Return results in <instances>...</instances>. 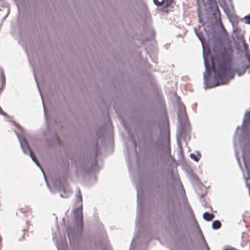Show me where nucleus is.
<instances>
[{
	"label": "nucleus",
	"mask_w": 250,
	"mask_h": 250,
	"mask_svg": "<svg viewBox=\"0 0 250 250\" xmlns=\"http://www.w3.org/2000/svg\"><path fill=\"white\" fill-rule=\"evenodd\" d=\"M232 50L225 49L217 57L216 62H213L215 86L228 83L229 74L232 72Z\"/></svg>",
	"instance_id": "nucleus-1"
},
{
	"label": "nucleus",
	"mask_w": 250,
	"mask_h": 250,
	"mask_svg": "<svg viewBox=\"0 0 250 250\" xmlns=\"http://www.w3.org/2000/svg\"><path fill=\"white\" fill-rule=\"evenodd\" d=\"M74 216L76 220L77 228L78 230L81 231L83 229V217L82 208L75 209Z\"/></svg>",
	"instance_id": "nucleus-2"
},
{
	"label": "nucleus",
	"mask_w": 250,
	"mask_h": 250,
	"mask_svg": "<svg viewBox=\"0 0 250 250\" xmlns=\"http://www.w3.org/2000/svg\"><path fill=\"white\" fill-rule=\"evenodd\" d=\"M20 143L22 150L26 154H29L30 156H35L25 138H21Z\"/></svg>",
	"instance_id": "nucleus-3"
},
{
	"label": "nucleus",
	"mask_w": 250,
	"mask_h": 250,
	"mask_svg": "<svg viewBox=\"0 0 250 250\" xmlns=\"http://www.w3.org/2000/svg\"><path fill=\"white\" fill-rule=\"evenodd\" d=\"M153 0L156 5L157 6H162V9L164 11H166V9L169 7L173 1V0H162L160 1L158 0Z\"/></svg>",
	"instance_id": "nucleus-4"
},
{
	"label": "nucleus",
	"mask_w": 250,
	"mask_h": 250,
	"mask_svg": "<svg viewBox=\"0 0 250 250\" xmlns=\"http://www.w3.org/2000/svg\"><path fill=\"white\" fill-rule=\"evenodd\" d=\"M190 140V136L188 133H186L185 131H182L179 135L178 139V145L180 149H182L181 142L184 140L187 141V140Z\"/></svg>",
	"instance_id": "nucleus-5"
},
{
	"label": "nucleus",
	"mask_w": 250,
	"mask_h": 250,
	"mask_svg": "<svg viewBox=\"0 0 250 250\" xmlns=\"http://www.w3.org/2000/svg\"><path fill=\"white\" fill-rule=\"evenodd\" d=\"M210 9L213 12V14L219 13V9L216 1L215 0H209Z\"/></svg>",
	"instance_id": "nucleus-6"
},
{
	"label": "nucleus",
	"mask_w": 250,
	"mask_h": 250,
	"mask_svg": "<svg viewBox=\"0 0 250 250\" xmlns=\"http://www.w3.org/2000/svg\"><path fill=\"white\" fill-rule=\"evenodd\" d=\"M31 158L32 159L33 161H34L37 164V165L42 170L41 165H42L43 166L46 165V163L43 160L44 157H39L40 158V160H38V157Z\"/></svg>",
	"instance_id": "nucleus-7"
},
{
	"label": "nucleus",
	"mask_w": 250,
	"mask_h": 250,
	"mask_svg": "<svg viewBox=\"0 0 250 250\" xmlns=\"http://www.w3.org/2000/svg\"><path fill=\"white\" fill-rule=\"evenodd\" d=\"M203 217L205 220L208 221H210L214 218V215L212 213H209L206 212L203 214Z\"/></svg>",
	"instance_id": "nucleus-8"
},
{
	"label": "nucleus",
	"mask_w": 250,
	"mask_h": 250,
	"mask_svg": "<svg viewBox=\"0 0 250 250\" xmlns=\"http://www.w3.org/2000/svg\"><path fill=\"white\" fill-rule=\"evenodd\" d=\"M212 226L213 229H218L221 227V223L219 220L214 221L212 222Z\"/></svg>",
	"instance_id": "nucleus-9"
},
{
	"label": "nucleus",
	"mask_w": 250,
	"mask_h": 250,
	"mask_svg": "<svg viewBox=\"0 0 250 250\" xmlns=\"http://www.w3.org/2000/svg\"><path fill=\"white\" fill-rule=\"evenodd\" d=\"M91 169L92 170H96L98 169V164L97 160L94 159L92 164H91Z\"/></svg>",
	"instance_id": "nucleus-10"
},
{
	"label": "nucleus",
	"mask_w": 250,
	"mask_h": 250,
	"mask_svg": "<svg viewBox=\"0 0 250 250\" xmlns=\"http://www.w3.org/2000/svg\"><path fill=\"white\" fill-rule=\"evenodd\" d=\"M244 22L247 24H250V14L245 16L244 18Z\"/></svg>",
	"instance_id": "nucleus-11"
},
{
	"label": "nucleus",
	"mask_w": 250,
	"mask_h": 250,
	"mask_svg": "<svg viewBox=\"0 0 250 250\" xmlns=\"http://www.w3.org/2000/svg\"><path fill=\"white\" fill-rule=\"evenodd\" d=\"M205 66H206V73H207L208 75L209 76L210 74V70L208 65V63L206 62H205Z\"/></svg>",
	"instance_id": "nucleus-12"
},
{
	"label": "nucleus",
	"mask_w": 250,
	"mask_h": 250,
	"mask_svg": "<svg viewBox=\"0 0 250 250\" xmlns=\"http://www.w3.org/2000/svg\"><path fill=\"white\" fill-rule=\"evenodd\" d=\"M78 194H79V195H78V200L80 202H82L83 199H82V196L81 194V191L80 190L78 191Z\"/></svg>",
	"instance_id": "nucleus-13"
},
{
	"label": "nucleus",
	"mask_w": 250,
	"mask_h": 250,
	"mask_svg": "<svg viewBox=\"0 0 250 250\" xmlns=\"http://www.w3.org/2000/svg\"><path fill=\"white\" fill-rule=\"evenodd\" d=\"M249 46L248 45L246 44V43H245L244 45V48L246 51V53H248V51L249 50Z\"/></svg>",
	"instance_id": "nucleus-14"
},
{
	"label": "nucleus",
	"mask_w": 250,
	"mask_h": 250,
	"mask_svg": "<svg viewBox=\"0 0 250 250\" xmlns=\"http://www.w3.org/2000/svg\"><path fill=\"white\" fill-rule=\"evenodd\" d=\"M249 157H243V161H244V164H245V167H246V168H247V160L248 159V158H249Z\"/></svg>",
	"instance_id": "nucleus-15"
},
{
	"label": "nucleus",
	"mask_w": 250,
	"mask_h": 250,
	"mask_svg": "<svg viewBox=\"0 0 250 250\" xmlns=\"http://www.w3.org/2000/svg\"><path fill=\"white\" fill-rule=\"evenodd\" d=\"M195 161L198 162L199 161L200 157H191Z\"/></svg>",
	"instance_id": "nucleus-16"
},
{
	"label": "nucleus",
	"mask_w": 250,
	"mask_h": 250,
	"mask_svg": "<svg viewBox=\"0 0 250 250\" xmlns=\"http://www.w3.org/2000/svg\"><path fill=\"white\" fill-rule=\"evenodd\" d=\"M189 156L192 157V156H196V155L194 154L191 153L189 154Z\"/></svg>",
	"instance_id": "nucleus-17"
},
{
	"label": "nucleus",
	"mask_w": 250,
	"mask_h": 250,
	"mask_svg": "<svg viewBox=\"0 0 250 250\" xmlns=\"http://www.w3.org/2000/svg\"><path fill=\"white\" fill-rule=\"evenodd\" d=\"M248 62L250 63V57H249L248 58Z\"/></svg>",
	"instance_id": "nucleus-18"
},
{
	"label": "nucleus",
	"mask_w": 250,
	"mask_h": 250,
	"mask_svg": "<svg viewBox=\"0 0 250 250\" xmlns=\"http://www.w3.org/2000/svg\"><path fill=\"white\" fill-rule=\"evenodd\" d=\"M227 250H236V249H235L234 248H231V249Z\"/></svg>",
	"instance_id": "nucleus-19"
},
{
	"label": "nucleus",
	"mask_w": 250,
	"mask_h": 250,
	"mask_svg": "<svg viewBox=\"0 0 250 250\" xmlns=\"http://www.w3.org/2000/svg\"><path fill=\"white\" fill-rule=\"evenodd\" d=\"M61 196L62 197H66L67 196V195H64L63 196L62 194H61Z\"/></svg>",
	"instance_id": "nucleus-20"
},
{
	"label": "nucleus",
	"mask_w": 250,
	"mask_h": 250,
	"mask_svg": "<svg viewBox=\"0 0 250 250\" xmlns=\"http://www.w3.org/2000/svg\"><path fill=\"white\" fill-rule=\"evenodd\" d=\"M249 120L250 121V114L249 115Z\"/></svg>",
	"instance_id": "nucleus-21"
},
{
	"label": "nucleus",
	"mask_w": 250,
	"mask_h": 250,
	"mask_svg": "<svg viewBox=\"0 0 250 250\" xmlns=\"http://www.w3.org/2000/svg\"><path fill=\"white\" fill-rule=\"evenodd\" d=\"M207 249H208V250H209V248L208 246H207Z\"/></svg>",
	"instance_id": "nucleus-22"
},
{
	"label": "nucleus",
	"mask_w": 250,
	"mask_h": 250,
	"mask_svg": "<svg viewBox=\"0 0 250 250\" xmlns=\"http://www.w3.org/2000/svg\"><path fill=\"white\" fill-rule=\"evenodd\" d=\"M238 158V161L239 162L240 160H239V157H237Z\"/></svg>",
	"instance_id": "nucleus-23"
},
{
	"label": "nucleus",
	"mask_w": 250,
	"mask_h": 250,
	"mask_svg": "<svg viewBox=\"0 0 250 250\" xmlns=\"http://www.w3.org/2000/svg\"><path fill=\"white\" fill-rule=\"evenodd\" d=\"M233 78V76H232L230 77V79H232Z\"/></svg>",
	"instance_id": "nucleus-24"
},
{
	"label": "nucleus",
	"mask_w": 250,
	"mask_h": 250,
	"mask_svg": "<svg viewBox=\"0 0 250 250\" xmlns=\"http://www.w3.org/2000/svg\"><path fill=\"white\" fill-rule=\"evenodd\" d=\"M173 161H174V159L173 158V157H171Z\"/></svg>",
	"instance_id": "nucleus-25"
},
{
	"label": "nucleus",
	"mask_w": 250,
	"mask_h": 250,
	"mask_svg": "<svg viewBox=\"0 0 250 250\" xmlns=\"http://www.w3.org/2000/svg\"><path fill=\"white\" fill-rule=\"evenodd\" d=\"M198 155L200 156L201 155V154H198Z\"/></svg>",
	"instance_id": "nucleus-26"
},
{
	"label": "nucleus",
	"mask_w": 250,
	"mask_h": 250,
	"mask_svg": "<svg viewBox=\"0 0 250 250\" xmlns=\"http://www.w3.org/2000/svg\"><path fill=\"white\" fill-rule=\"evenodd\" d=\"M249 180V179H247V181H248Z\"/></svg>",
	"instance_id": "nucleus-27"
}]
</instances>
